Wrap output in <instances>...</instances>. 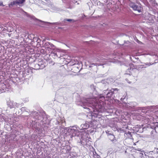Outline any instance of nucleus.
I'll return each mask as SVG.
<instances>
[{
    "instance_id": "nucleus-1",
    "label": "nucleus",
    "mask_w": 158,
    "mask_h": 158,
    "mask_svg": "<svg viewBox=\"0 0 158 158\" xmlns=\"http://www.w3.org/2000/svg\"><path fill=\"white\" fill-rule=\"evenodd\" d=\"M97 98H85L82 101V104L81 105L84 108L87 109L89 111L90 109L87 107H92L93 109H98L101 108L103 102H102V105H99L98 102Z\"/></svg>"
},
{
    "instance_id": "nucleus-2",
    "label": "nucleus",
    "mask_w": 158,
    "mask_h": 158,
    "mask_svg": "<svg viewBox=\"0 0 158 158\" xmlns=\"http://www.w3.org/2000/svg\"><path fill=\"white\" fill-rule=\"evenodd\" d=\"M118 90L117 88H112L109 90L107 89L105 91L104 93L105 94L104 95H106V97L113 99L114 98V94L117 93Z\"/></svg>"
},
{
    "instance_id": "nucleus-3",
    "label": "nucleus",
    "mask_w": 158,
    "mask_h": 158,
    "mask_svg": "<svg viewBox=\"0 0 158 158\" xmlns=\"http://www.w3.org/2000/svg\"><path fill=\"white\" fill-rule=\"evenodd\" d=\"M38 63L35 65V66L36 68H38L39 66V67L37 68V69H42L44 68L45 67V65L44 64L43 60L41 59H38L37 60Z\"/></svg>"
},
{
    "instance_id": "nucleus-4",
    "label": "nucleus",
    "mask_w": 158,
    "mask_h": 158,
    "mask_svg": "<svg viewBox=\"0 0 158 158\" xmlns=\"http://www.w3.org/2000/svg\"><path fill=\"white\" fill-rule=\"evenodd\" d=\"M129 6L133 10L137 11L139 13L141 12V7L140 6H138L132 2L130 3Z\"/></svg>"
},
{
    "instance_id": "nucleus-5",
    "label": "nucleus",
    "mask_w": 158,
    "mask_h": 158,
    "mask_svg": "<svg viewBox=\"0 0 158 158\" xmlns=\"http://www.w3.org/2000/svg\"><path fill=\"white\" fill-rule=\"evenodd\" d=\"M130 73L131 72L132 75L135 77H137L138 74L139 73V70L136 69H131L130 68V69L128 68L127 69Z\"/></svg>"
},
{
    "instance_id": "nucleus-6",
    "label": "nucleus",
    "mask_w": 158,
    "mask_h": 158,
    "mask_svg": "<svg viewBox=\"0 0 158 158\" xmlns=\"http://www.w3.org/2000/svg\"><path fill=\"white\" fill-rule=\"evenodd\" d=\"M25 0H16L14 1L10 2L9 4V6L10 7V6H13L14 5H19L20 4H23L25 2Z\"/></svg>"
},
{
    "instance_id": "nucleus-7",
    "label": "nucleus",
    "mask_w": 158,
    "mask_h": 158,
    "mask_svg": "<svg viewBox=\"0 0 158 158\" xmlns=\"http://www.w3.org/2000/svg\"><path fill=\"white\" fill-rule=\"evenodd\" d=\"M8 106L10 108H13L18 107L19 105L13 101H9L7 102Z\"/></svg>"
},
{
    "instance_id": "nucleus-8",
    "label": "nucleus",
    "mask_w": 158,
    "mask_h": 158,
    "mask_svg": "<svg viewBox=\"0 0 158 158\" xmlns=\"http://www.w3.org/2000/svg\"><path fill=\"white\" fill-rule=\"evenodd\" d=\"M68 131L72 134L73 136H75L77 135V133L79 132L78 129H75L73 128H69L68 130Z\"/></svg>"
},
{
    "instance_id": "nucleus-9",
    "label": "nucleus",
    "mask_w": 158,
    "mask_h": 158,
    "mask_svg": "<svg viewBox=\"0 0 158 158\" xmlns=\"http://www.w3.org/2000/svg\"><path fill=\"white\" fill-rule=\"evenodd\" d=\"M89 126V125L87 123H85V124H82L79 128L81 130L88 128Z\"/></svg>"
},
{
    "instance_id": "nucleus-10",
    "label": "nucleus",
    "mask_w": 158,
    "mask_h": 158,
    "mask_svg": "<svg viewBox=\"0 0 158 158\" xmlns=\"http://www.w3.org/2000/svg\"><path fill=\"white\" fill-rule=\"evenodd\" d=\"M156 127H155L154 129L151 131V136H152L153 137H156L157 135V133L156 129Z\"/></svg>"
},
{
    "instance_id": "nucleus-11",
    "label": "nucleus",
    "mask_w": 158,
    "mask_h": 158,
    "mask_svg": "<svg viewBox=\"0 0 158 158\" xmlns=\"http://www.w3.org/2000/svg\"><path fill=\"white\" fill-rule=\"evenodd\" d=\"M109 139L113 143L116 141V139H115L114 135L110 134L109 137Z\"/></svg>"
},
{
    "instance_id": "nucleus-12",
    "label": "nucleus",
    "mask_w": 158,
    "mask_h": 158,
    "mask_svg": "<svg viewBox=\"0 0 158 158\" xmlns=\"http://www.w3.org/2000/svg\"><path fill=\"white\" fill-rule=\"evenodd\" d=\"M129 104L130 105V106L131 108L135 107L137 105V103L135 102H130L129 103Z\"/></svg>"
},
{
    "instance_id": "nucleus-13",
    "label": "nucleus",
    "mask_w": 158,
    "mask_h": 158,
    "mask_svg": "<svg viewBox=\"0 0 158 158\" xmlns=\"http://www.w3.org/2000/svg\"><path fill=\"white\" fill-rule=\"evenodd\" d=\"M102 64H100V63H91L90 64V65H89V68H91V67H92L94 66H96V67H97V66L101 65Z\"/></svg>"
},
{
    "instance_id": "nucleus-14",
    "label": "nucleus",
    "mask_w": 158,
    "mask_h": 158,
    "mask_svg": "<svg viewBox=\"0 0 158 158\" xmlns=\"http://www.w3.org/2000/svg\"><path fill=\"white\" fill-rule=\"evenodd\" d=\"M155 61H155V62H154L153 63L152 62V63H147L145 64L146 65H147L148 66H149L150 65H151L152 64H156L158 62V60H155Z\"/></svg>"
},
{
    "instance_id": "nucleus-15",
    "label": "nucleus",
    "mask_w": 158,
    "mask_h": 158,
    "mask_svg": "<svg viewBox=\"0 0 158 158\" xmlns=\"http://www.w3.org/2000/svg\"><path fill=\"white\" fill-rule=\"evenodd\" d=\"M64 22H65L66 21L68 22H72L73 23H74L75 22V21L73 19H65L64 20Z\"/></svg>"
},
{
    "instance_id": "nucleus-16",
    "label": "nucleus",
    "mask_w": 158,
    "mask_h": 158,
    "mask_svg": "<svg viewBox=\"0 0 158 158\" xmlns=\"http://www.w3.org/2000/svg\"><path fill=\"white\" fill-rule=\"evenodd\" d=\"M23 14L25 16H26L27 17H29V18H32L31 16H30V15H29L27 12L23 11Z\"/></svg>"
},
{
    "instance_id": "nucleus-17",
    "label": "nucleus",
    "mask_w": 158,
    "mask_h": 158,
    "mask_svg": "<svg viewBox=\"0 0 158 158\" xmlns=\"http://www.w3.org/2000/svg\"><path fill=\"white\" fill-rule=\"evenodd\" d=\"M57 123L60 124V123L62 124L63 123V120L60 118H59L58 119H57Z\"/></svg>"
},
{
    "instance_id": "nucleus-18",
    "label": "nucleus",
    "mask_w": 158,
    "mask_h": 158,
    "mask_svg": "<svg viewBox=\"0 0 158 158\" xmlns=\"http://www.w3.org/2000/svg\"><path fill=\"white\" fill-rule=\"evenodd\" d=\"M50 43L49 42H46L44 45V46L47 48H50Z\"/></svg>"
},
{
    "instance_id": "nucleus-19",
    "label": "nucleus",
    "mask_w": 158,
    "mask_h": 158,
    "mask_svg": "<svg viewBox=\"0 0 158 158\" xmlns=\"http://www.w3.org/2000/svg\"><path fill=\"white\" fill-rule=\"evenodd\" d=\"M101 59H100V58H96L94 60V62H101Z\"/></svg>"
},
{
    "instance_id": "nucleus-20",
    "label": "nucleus",
    "mask_w": 158,
    "mask_h": 158,
    "mask_svg": "<svg viewBox=\"0 0 158 158\" xmlns=\"http://www.w3.org/2000/svg\"><path fill=\"white\" fill-rule=\"evenodd\" d=\"M50 48H52L53 49H54L55 48V46L53 44H51L50 43Z\"/></svg>"
},
{
    "instance_id": "nucleus-21",
    "label": "nucleus",
    "mask_w": 158,
    "mask_h": 158,
    "mask_svg": "<svg viewBox=\"0 0 158 158\" xmlns=\"http://www.w3.org/2000/svg\"><path fill=\"white\" fill-rule=\"evenodd\" d=\"M32 114L34 115L37 116L38 114V112L36 111H34L32 112Z\"/></svg>"
},
{
    "instance_id": "nucleus-22",
    "label": "nucleus",
    "mask_w": 158,
    "mask_h": 158,
    "mask_svg": "<svg viewBox=\"0 0 158 158\" xmlns=\"http://www.w3.org/2000/svg\"><path fill=\"white\" fill-rule=\"evenodd\" d=\"M50 24H55V25H59L60 24V23L59 22H56V23H49Z\"/></svg>"
},
{
    "instance_id": "nucleus-23",
    "label": "nucleus",
    "mask_w": 158,
    "mask_h": 158,
    "mask_svg": "<svg viewBox=\"0 0 158 158\" xmlns=\"http://www.w3.org/2000/svg\"><path fill=\"white\" fill-rule=\"evenodd\" d=\"M91 88L93 89V90L95 89V87L93 85H91L90 86Z\"/></svg>"
},
{
    "instance_id": "nucleus-24",
    "label": "nucleus",
    "mask_w": 158,
    "mask_h": 158,
    "mask_svg": "<svg viewBox=\"0 0 158 158\" xmlns=\"http://www.w3.org/2000/svg\"><path fill=\"white\" fill-rule=\"evenodd\" d=\"M130 106V105L129 104V103H128L127 104H126V106L128 108H131Z\"/></svg>"
},
{
    "instance_id": "nucleus-25",
    "label": "nucleus",
    "mask_w": 158,
    "mask_h": 158,
    "mask_svg": "<svg viewBox=\"0 0 158 158\" xmlns=\"http://www.w3.org/2000/svg\"><path fill=\"white\" fill-rule=\"evenodd\" d=\"M2 30L4 31H9V30L7 28H4Z\"/></svg>"
},
{
    "instance_id": "nucleus-26",
    "label": "nucleus",
    "mask_w": 158,
    "mask_h": 158,
    "mask_svg": "<svg viewBox=\"0 0 158 158\" xmlns=\"http://www.w3.org/2000/svg\"><path fill=\"white\" fill-rule=\"evenodd\" d=\"M136 41L138 42V43L139 44H142V43L140 42V41H139V40H138L137 39L136 40Z\"/></svg>"
},
{
    "instance_id": "nucleus-27",
    "label": "nucleus",
    "mask_w": 158,
    "mask_h": 158,
    "mask_svg": "<svg viewBox=\"0 0 158 158\" xmlns=\"http://www.w3.org/2000/svg\"><path fill=\"white\" fill-rule=\"evenodd\" d=\"M54 54H55V56H56V57H58L59 58L60 57V56H58L57 55V54L56 53H54Z\"/></svg>"
},
{
    "instance_id": "nucleus-28",
    "label": "nucleus",
    "mask_w": 158,
    "mask_h": 158,
    "mask_svg": "<svg viewBox=\"0 0 158 158\" xmlns=\"http://www.w3.org/2000/svg\"><path fill=\"white\" fill-rule=\"evenodd\" d=\"M21 109L22 111L24 110L25 109V108L24 107H22L21 108Z\"/></svg>"
},
{
    "instance_id": "nucleus-29",
    "label": "nucleus",
    "mask_w": 158,
    "mask_h": 158,
    "mask_svg": "<svg viewBox=\"0 0 158 158\" xmlns=\"http://www.w3.org/2000/svg\"><path fill=\"white\" fill-rule=\"evenodd\" d=\"M4 6V5H3L2 2H0V6Z\"/></svg>"
},
{
    "instance_id": "nucleus-30",
    "label": "nucleus",
    "mask_w": 158,
    "mask_h": 158,
    "mask_svg": "<svg viewBox=\"0 0 158 158\" xmlns=\"http://www.w3.org/2000/svg\"><path fill=\"white\" fill-rule=\"evenodd\" d=\"M2 87L3 88H5V87H6V85H5L3 84L2 85Z\"/></svg>"
},
{
    "instance_id": "nucleus-31",
    "label": "nucleus",
    "mask_w": 158,
    "mask_h": 158,
    "mask_svg": "<svg viewBox=\"0 0 158 158\" xmlns=\"http://www.w3.org/2000/svg\"><path fill=\"white\" fill-rule=\"evenodd\" d=\"M144 66V65H140V68H143V66Z\"/></svg>"
},
{
    "instance_id": "nucleus-32",
    "label": "nucleus",
    "mask_w": 158,
    "mask_h": 158,
    "mask_svg": "<svg viewBox=\"0 0 158 158\" xmlns=\"http://www.w3.org/2000/svg\"><path fill=\"white\" fill-rule=\"evenodd\" d=\"M125 98H121V99H120V100H121V101H122Z\"/></svg>"
},
{
    "instance_id": "nucleus-33",
    "label": "nucleus",
    "mask_w": 158,
    "mask_h": 158,
    "mask_svg": "<svg viewBox=\"0 0 158 158\" xmlns=\"http://www.w3.org/2000/svg\"><path fill=\"white\" fill-rule=\"evenodd\" d=\"M102 97H103V96H100V98H102Z\"/></svg>"
},
{
    "instance_id": "nucleus-34",
    "label": "nucleus",
    "mask_w": 158,
    "mask_h": 158,
    "mask_svg": "<svg viewBox=\"0 0 158 158\" xmlns=\"http://www.w3.org/2000/svg\"><path fill=\"white\" fill-rule=\"evenodd\" d=\"M129 43V42L128 41H127V42H126L127 43Z\"/></svg>"
},
{
    "instance_id": "nucleus-35",
    "label": "nucleus",
    "mask_w": 158,
    "mask_h": 158,
    "mask_svg": "<svg viewBox=\"0 0 158 158\" xmlns=\"http://www.w3.org/2000/svg\"><path fill=\"white\" fill-rule=\"evenodd\" d=\"M128 134H130L131 133H130V132H128Z\"/></svg>"
},
{
    "instance_id": "nucleus-36",
    "label": "nucleus",
    "mask_w": 158,
    "mask_h": 158,
    "mask_svg": "<svg viewBox=\"0 0 158 158\" xmlns=\"http://www.w3.org/2000/svg\"><path fill=\"white\" fill-rule=\"evenodd\" d=\"M110 133H108V136L109 137V135H110Z\"/></svg>"
},
{
    "instance_id": "nucleus-37",
    "label": "nucleus",
    "mask_w": 158,
    "mask_h": 158,
    "mask_svg": "<svg viewBox=\"0 0 158 158\" xmlns=\"http://www.w3.org/2000/svg\"><path fill=\"white\" fill-rule=\"evenodd\" d=\"M139 108H140V110H141L142 109V107H139Z\"/></svg>"
},
{
    "instance_id": "nucleus-38",
    "label": "nucleus",
    "mask_w": 158,
    "mask_h": 158,
    "mask_svg": "<svg viewBox=\"0 0 158 158\" xmlns=\"http://www.w3.org/2000/svg\"><path fill=\"white\" fill-rule=\"evenodd\" d=\"M102 83H103V81H102Z\"/></svg>"
},
{
    "instance_id": "nucleus-39",
    "label": "nucleus",
    "mask_w": 158,
    "mask_h": 158,
    "mask_svg": "<svg viewBox=\"0 0 158 158\" xmlns=\"http://www.w3.org/2000/svg\"><path fill=\"white\" fill-rule=\"evenodd\" d=\"M130 58L131 59V57H130Z\"/></svg>"
}]
</instances>
